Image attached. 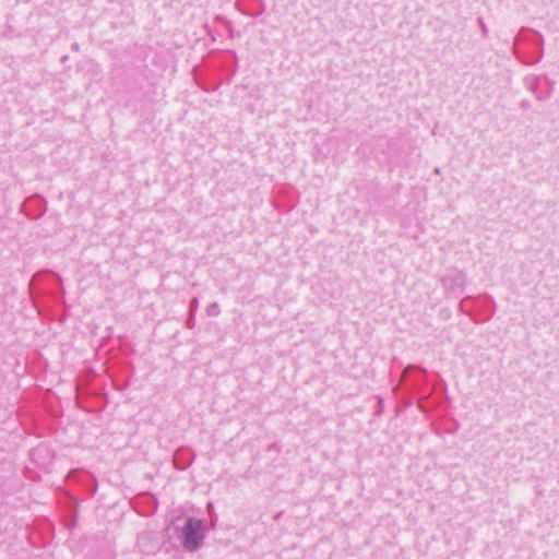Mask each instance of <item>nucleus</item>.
<instances>
[{
	"label": "nucleus",
	"mask_w": 559,
	"mask_h": 559,
	"mask_svg": "<svg viewBox=\"0 0 559 559\" xmlns=\"http://www.w3.org/2000/svg\"><path fill=\"white\" fill-rule=\"evenodd\" d=\"M414 369H418L420 370L421 372H425V370L420 367H417V366H414V365H409L407 366L405 369H404V372H403V377H406L412 370Z\"/></svg>",
	"instance_id": "obj_5"
},
{
	"label": "nucleus",
	"mask_w": 559,
	"mask_h": 559,
	"mask_svg": "<svg viewBox=\"0 0 559 559\" xmlns=\"http://www.w3.org/2000/svg\"><path fill=\"white\" fill-rule=\"evenodd\" d=\"M544 78H545V80H546V82H547L548 88H549L550 86L554 88V84H555V82H554L551 79H549L547 75H544Z\"/></svg>",
	"instance_id": "obj_9"
},
{
	"label": "nucleus",
	"mask_w": 559,
	"mask_h": 559,
	"mask_svg": "<svg viewBox=\"0 0 559 559\" xmlns=\"http://www.w3.org/2000/svg\"><path fill=\"white\" fill-rule=\"evenodd\" d=\"M179 539L185 550L190 552L199 550L205 539L203 522L193 516L187 518L180 530Z\"/></svg>",
	"instance_id": "obj_1"
},
{
	"label": "nucleus",
	"mask_w": 559,
	"mask_h": 559,
	"mask_svg": "<svg viewBox=\"0 0 559 559\" xmlns=\"http://www.w3.org/2000/svg\"><path fill=\"white\" fill-rule=\"evenodd\" d=\"M543 58V47L540 48V52L536 59V62L539 61Z\"/></svg>",
	"instance_id": "obj_11"
},
{
	"label": "nucleus",
	"mask_w": 559,
	"mask_h": 559,
	"mask_svg": "<svg viewBox=\"0 0 559 559\" xmlns=\"http://www.w3.org/2000/svg\"><path fill=\"white\" fill-rule=\"evenodd\" d=\"M520 107L522 109H528L531 107V103L530 100H526V99H523L521 103H520Z\"/></svg>",
	"instance_id": "obj_7"
},
{
	"label": "nucleus",
	"mask_w": 559,
	"mask_h": 559,
	"mask_svg": "<svg viewBox=\"0 0 559 559\" xmlns=\"http://www.w3.org/2000/svg\"><path fill=\"white\" fill-rule=\"evenodd\" d=\"M440 283L447 295H460L463 294L466 285V274L462 270L453 267L440 278Z\"/></svg>",
	"instance_id": "obj_2"
},
{
	"label": "nucleus",
	"mask_w": 559,
	"mask_h": 559,
	"mask_svg": "<svg viewBox=\"0 0 559 559\" xmlns=\"http://www.w3.org/2000/svg\"><path fill=\"white\" fill-rule=\"evenodd\" d=\"M219 312V308L217 304H212V316H215Z\"/></svg>",
	"instance_id": "obj_8"
},
{
	"label": "nucleus",
	"mask_w": 559,
	"mask_h": 559,
	"mask_svg": "<svg viewBox=\"0 0 559 559\" xmlns=\"http://www.w3.org/2000/svg\"><path fill=\"white\" fill-rule=\"evenodd\" d=\"M525 87L531 91L537 100H547L552 96V87L550 86L546 91L540 90V76L531 74L524 79Z\"/></svg>",
	"instance_id": "obj_3"
},
{
	"label": "nucleus",
	"mask_w": 559,
	"mask_h": 559,
	"mask_svg": "<svg viewBox=\"0 0 559 559\" xmlns=\"http://www.w3.org/2000/svg\"><path fill=\"white\" fill-rule=\"evenodd\" d=\"M477 23H478V25H479V27H480V31H481V35H483V37H484V38H488V36H489V31H488V27H487V25H486V23H485L484 19L479 16V17L477 19Z\"/></svg>",
	"instance_id": "obj_4"
},
{
	"label": "nucleus",
	"mask_w": 559,
	"mask_h": 559,
	"mask_svg": "<svg viewBox=\"0 0 559 559\" xmlns=\"http://www.w3.org/2000/svg\"><path fill=\"white\" fill-rule=\"evenodd\" d=\"M205 509H206L207 513H210V502H207V503L205 504Z\"/></svg>",
	"instance_id": "obj_12"
},
{
	"label": "nucleus",
	"mask_w": 559,
	"mask_h": 559,
	"mask_svg": "<svg viewBox=\"0 0 559 559\" xmlns=\"http://www.w3.org/2000/svg\"><path fill=\"white\" fill-rule=\"evenodd\" d=\"M35 451H36V452L47 451V448H46V447L40 445V447H38Z\"/></svg>",
	"instance_id": "obj_10"
},
{
	"label": "nucleus",
	"mask_w": 559,
	"mask_h": 559,
	"mask_svg": "<svg viewBox=\"0 0 559 559\" xmlns=\"http://www.w3.org/2000/svg\"><path fill=\"white\" fill-rule=\"evenodd\" d=\"M377 399H378V407H377L376 414L380 415L383 412L384 401L381 396H377Z\"/></svg>",
	"instance_id": "obj_6"
}]
</instances>
